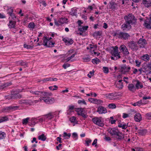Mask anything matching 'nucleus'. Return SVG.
Listing matches in <instances>:
<instances>
[{
    "label": "nucleus",
    "instance_id": "1",
    "mask_svg": "<svg viewBox=\"0 0 151 151\" xmlns=\"http://www.w3.org/2000/svg\"><path fill=\"white\" fill-rule=\"evenodd\" d=\"M113 50L111 51V54L112 56L111 57V59L113 60H116L121 58L120 55V52H118V47L117 46H115L112 47Z\"/></svg>",
    "mask_w": 151,
    "mask_h": 151
},
{
    "label": "nucleus",
    "instance_id": "2",
    "mask_svg": "<svg viewBox=\"0 0 151 151\" xmlns=\"http://www.w3.org/2000/svg\"><path fill=\"white\" fill-rule=\"evenodd\" d=\"M125 22L132 25H135L136 23V19L132 14L125 15L124 17Z\"/></svg>",
    "mask_w": 151,
    "mask_h": 151
},
{
    "label": "nucleus",
    "instance_id": "3",
    "mask_svg": "<svg viewBox=\"0 0 151 151\" xmlns=\"http://www.w3.org/2000/svg\"><path fill=\"white\" fill-rule=\"evenodd\" d=\"M30 93L33 94L37 96H51L52 93H51L45 91H36L34 89H32L29 91Z\"/></svg>",
    "mask_w": 151,
    "mask_h": 151
},
{
    "label": "nucleus",
    "instance_id": "4",
    "mask_svg": "<svg viewBox=\"0 0 151 151\" xmlns=\"http://www.w3.org/2000/svg\"><path fill=\"white\" fill-rule=\"evenodd\" d=\"M92 121L95 124L99 127H103L104 126V120L101 117H95L92 119Z\"/></svg>",
    "mask_w": 151,
    "mask_h": 151
},
{
    "label": "nucleus",
    "instance_id": "5",
    "mask_svg": "<svg viewBox=\"0 0 151 151\" xmlns=\"http://www.w3.org/2000/svg\"><path fill=\"white\" fill-rule=\"evenodd\" d=\"M44 97H41L40 98V101L41 102L43 101L46 103L51 104L53 103L55 100L54 98L49 97V96H43Z\"/></svg>",
    "mask_w": 151,
    "mask_h": 151
},
{
    "label": "nucleus",
    "instance_id": "6",
    "mask_svg": "<svg viewBox=\"0 0 151 151\" xmlns=\"http://www.w3.org/2000/svg\"><path fill=\"white\" fill-rule=\"evenodd\" d=\"M128 47L131 50H136L138 49V46L137 43L134 41H128L127 42Z\"/></svg>",
    "mask_w": 151,
    "mask_h": 151
},
{
    "label": "nucleus",
    "instance_id": "7",
    "mask_svg": "<svg viewBox=\"0 0 151 151\" xmlns=\"http://www.w3.org/2000/svg\"><path fill=\"white\" fill-rule=\"evenodd\" d=\"M117 35L119 38L124 40H127L130 37L128 33L123 32H119L117 33Z\"/></svg>",
    "mask_w": 151,
    "mask_h": 151
},
{
    "label": "nucleus",
    "instance_id": "8",
    "mask_svg": "<svg viewBox=\"0 0 151 151\" xmlns=\"http://www.w3.org/2000/svg\"><path fill=\"white\" fill-rule=\"evenodd\" d=\"M39 101V100H23L19 101V103L21 104H29L31 105L37 103Z\"/></svg>",
    "mask_w": 151,
    "mask_h": 151
},
{
    "label": "nucleus",
    "instance_id": "9",
    "mask_svg": "<svg viewBox=\"0 0 151 151\" xmlns=\"http://www.w3.org/2000/svg\"><path fill=\"white\" fill-rule=\"evenodd\" d=\"M67 19L65 17L59 18L57 21L55 19H54L55 24L57 26L62 25L65 23H66Z\"/></svg>",
    "mask_w": 151,
    "mask_h": 151
},
{
    "label": "nucleus",
    "instance_id": "10",
    "mask_svg": "<svg viewBox=\"0 0 151 151\" xmlns=\"http://www.w3.org/2000/svg\"><path fill=\"white\" fill-rule=\"evenodd\" d=\"M19 106L11 105L6 107L5 109V112H11L14 111L19 109Z\"/></svg>",
    "mask_w": 151,
    "mask_h": 151
},
{
    "label": "nucleus",
    "instance_id": "11",
    "mask_svg": "<svg viewBox=\"0 0 151 151\" xmlns=\"http://www.w3.org/2000/svg\"><path fill=\"white\" fill-rule=\"evenodd\" d=\"M119 50L121 52H123L124 55H127L129 53L128 48L124 45H121L120 46Z\"/></svg>",
    "mask_w": 151,
    "mask_h": 151
},
{
    "label": "nucleus",
    "instance_id": "12",
    "mask_svg": "<svg viewBox=\"0 0 151 151\" xmlns=\"http://www.w3.org/2000/svg\"><path fill=\"white\" fill-rule=\"evenodd\" d=\"M132 25L125 22L122 25L121 28L123 31H128L132 28Z\"/></svg>",
    "mask_w": 151,
    "mask_h": 151
},
{
    "label": "nucleus",
    "instance_id": "13",
    "mask_svg": "<svg viewBox=\"0 0 151 151\" xmlns=\"http://www.w3.org/2000/svg\"><path fill=\"white\" fill-rule=\"evenodd\" d=\"M138 43L140 48H145V45L147 44V42L145 39L140 38L138 42Z\"/></svg>",
    "mask_w": 151,
    "mask_h": 151
},
{
    "label": "nucleus",
    "instance_id": "14",
    "mask_svg": "<svg viewBox=\"0 0 151 151\" xmlns=\"http://www.w3.org/2000/svg\"><path fill=\"white\" fill-rule=\"evenodd\" d=\"M117 133L114 136V137L119 140H121L123 139L124 138V134L119 131H117Z\"/></svg>",
    "mask_w": 151,
    "mask_h": 151
},
{
    "label": "nucleus",
    "instance_id": "15",
    "mask_svg": "<svg viewBox=\"0 0 151 151\" xmlns=\"http://www.w3.org/2000/svg\"><path fill=\"white\" fill-rule=\"evenodd\" d=\"M118 131V129L114 128H109L108 130V132L113 137H114L116 134L117 133V131Z\"/></svg>",
    "mask_w": 151,
    "mask_h": 151
},
{
    "label": "nucleus",
    "instance_id": "16",
    "mask_svg": "<svg viewBox=\"0 0 151 151\" xmlns=\"http://www.w3.org/2000/svg\"><path fill=\"white\" fill-rule=\"evenodd\" d=\"M84 109L83 108H81L78 111V114L79 115L82 116L83 118H87L88 115L86 114L84 111Z\"/></svg>",
    "mask_w": 151,
    "mask_h": 151
},
{
    "label": "nucleus",
    "instance_id": "17",
    "mask_svg": "<svg viewBox=\"0 0 151 151\" xmlns=\"http://www.w3.org/2000/svg\"><path fill=\"white\" fill-rule=\"evenodd\" d=\"M21 97V96L19 93H13L10 95L9 96V99H20Z\"/></svg>",
    "mask_w": 151,
    "mask_h": 151
},
{
    "label": "nucleus",
    "instance_id": "18",
    "mask_svg": "<svg viewBox=\"0 0 151 151\" xmlns=\"http://www.w3.org/2000/svg\"><path fill=\"white\" fill-rule=\"evenodd\" d=\"M144 25L146 28L151 29V21L147 19L144 21Z\"/></svg>",
    "mask_w": 151,
    "mask_h": 151
},
{
    "label": "nucleus",
    "instance_id": "19",
    "mask_svg": "<svg viewBox=\"0 0 151 151\" xmlns=\"http://www.w3.org/2000/svg\"><path fill=\"white\" fill-rule=\"evenodd\" d=\"M122 81V80H120L115 83L116 87L119 89H122L123 87Z\"/></svg>",
    "mask_w": 151,
    "mask_h": 151
},
{
    "label": "nucleus",
    "instance_id": "20",
    "mask_svg": "<svg viewBox=\"0 0 151 151\" xmlns=\"http://www.w3.org/2000/svg\"><path fill=\"white\" fill-rule=\"evenodd\" d=\"M97 111L99 114H105L107 112L106 109L102 106H100L98 108Z\"/></svg>",
    "mask_w": 151,
    "mask_h": 151
},
{
    "label": "nucleus",
    "instance_id": "21",
    "mask_svg": "<svg viewBox=\"0 0 151 151\" xmlns=\"http://www.w3.org/2000/svg\"><path fill=\"white\" fill-rule=\"evenodd\" d=\"M110 8L112 10H116L117 9V4L112 0L109 2Z\"/></svg>",
    "mask_w": 151,
    "mask_h": 151
},
{
    "label": "nucleus",
    "instance_id": "22",
    "mask_svg": "<svg viewBox=\"0 0 151 151\" xmlns=\"http://www.w3.org/2000/svg\"><path fill=\"white\" fill-rule=\"evenodd\" d=\"M137 132L139 135L144 136L147 133V129H138Z\"/></svg>",
    "mask_w": 151,
    "mask_h": 151
},
{
    "label": "nucleus",
    "instance_id": "23",
    "mask_svg": "<svg viewBox=\"0 0 151 151\" xmlns=\"http://www.w3.org/2000/svg\"><path fill=\"white\" fill-rule=\"evenodd\" d=\"M142 4L147 8L151 6V1L150 0H143Z\"/></svg>",
    "mask_w": 151,
    "mask_h": 151
},
{
    "label": "nucleus",
    "instance_id": "24",
    "mask_svg": "<svg viewBox=\"0 0 151 151\" xmlns=\"http://www.w3.org/2000/svg\"><path fill=\"white\" fill-rule=\"evenodd\" d=\"M63 41L66 45H72L74 42L72 39L69 38H68L67 39L64 38L63 39Z\"/></svg>",
    "mask_w": 151,
    "mask_h": 151
},
{
    "label": "nucleus",
    "instance_id": "25",
    "mask_svg": "<svg viewBox=\"0 0 151 151\" xmlns=\"http://www.w3.org/2000/svg\"><path fill=\"white\" fill-rule=\"evenodd\" d=\"M134 118V120L137 122H139L142 120L141 115L139 113L135 114Z\"/></svg>",
    "mask_w": 151,
    "mask_h": 151
},
{
    "label": "nucleus",
    "instance_id": "26",
    "mask_svg": "<svg viewBox=\"0 0 151 151\" xmlns=\"http://www.w3.org/2000/svg\"><path fill=\"white\" fill-rule=\"evenodd\" d=\"M144 73H145L146 75L150 74L151 73V70H150L149 65L148 66H145L143 67Z\"/></svg>",
    "mask_w": 151,
    "mask_h": 151
},
{
    "label": "nucleus",
    "instance_id": "27",
    "mask_svg": "<svg viewBox=\"0 0 151 151\" xmlns=\"http://www.w3.org/2000/svg\"><path fill=\"white\" fill-rule=\"evenodd\" d=\"M12 85L11 82H7L0 84V90L4 89L5 88Z\"/></svg>",
    "mask_w": 151,
    "mask_h": 151
},
{
    "label": "nucleus",
    "instance_id": "28",
    "mask_svg": "<svg viewBox=\"0 0 151 151\" xmlns=\"http://www.w3.org/2000/svg\"><path fill=\"white\" fill-rule=\"evenodd\" d=\"M16 23V22L15 21H13L12 20H10L9 21V24L8 25L9 27L10 28H14Z\"/></svg>",
    "mask_w": 151,
    "mask_h": 151
},
{
    "label": "nucleus",
    "instance_id": "29",
    "mask_svg": "<svg viewBox=\"0 0 151 151\" xmlns=\"http://www.w3.org/2000/svg\"><path fill=\"white\" fill-rule=\"evenodd\" d=\"M91 100H92V101H91V102L96 104H101L103 103L102 101L99 99H94L92 98L89 99V101H91Z\"/></svg>",
    "mask_w": 151,
    "mask_h": 151
},
{
    "label": "nucleus",
    "instance_id": "30",
    "mask_svg": "<svg viewBox=\"0 0 151 151\" xmlns=\"http://www.w3.org/2000/svg\"><path fill=\"white\" fill-rule=\"evenodd\" d=\"M151 97L150 96H144L142 98V105H145L148 103V101L147 100H145L147 99H150Z\"/></svg>",
    "mask_w": 151,
    "mask_h": 151
},
{
    "label": "nucleus",
    "instance_id": "31",
    "mask_svg": "<svg viewBox=\"0 0 151 151\" xmlns=\"http://www.w3.org/2000/svg\"><path fill=\"white\" fill-rule=\"evenodd\" d=\"M130 66H127L126 65H124L121 67V70L122 71H124L125 72H128L130 69Z\"/></svg>",
    "mask_w": 151,
    "mask_h": 151
},
{
    "label": "nucleus",
    "instance_id": "32",
    "mask_svg": "<svg viewBox=\"0 0 151 151\" xmlns=\"http://www.w3.org/2000/svg\"><path fill=\"white\" fill-rule=\"evenodd\" d=\"M116 94L113 93H109L107 96L108 98L110 100H114L116 99Z\"/></svg>",
    "mask_w": 151,
    "mask_h": 151
},
{
    "label": "nucleus",
    "instance_id": "33",
    "mask_svg": "<svg viewBox=\"0 0 151 151\" xmlns=\"http://www.w3.org/2000/svg\"><path fill=\"white\" fill-rule=\"evenodd\" d=\"M69 120L71 123H73L74 124H78V121L76 119V117L75 116L71 117L70 118Z\"/></svg>",
    "mask_w": 151,
    "mask_h": 151
},
{
    "label": "nucleus",
    "instance_id": "34",
    "mask_svg": "<svg viewBox=\"0 0 151 151\" xmlns=\"http://www.w3.org/2000/svg\"><path fill=\"white\" fill-rule=\"evenodd\" d=\"M141 59L144 61L147 62L150 60V57L148 54H146L142 56L141 57Z\"/></svg>",
    "mask_w": 151,
    "mask_h": 151
},
{
    "label": "nucleus",
    "instance_id": "35",
    "mask_svg": "<svg viewBox=\"0 0 151 151\" xmlns=\"http://www.w3.org/2000/svg\"><path fill=\"white\" fill-rule=\"evenodd\" d=\"M118 127L120 128H121L123 129H126L127 127V125L124 122L120 123L118 125Z\"/></svg>",
    "mask_w": 151,
    "mask_h": 151
},
{
    "label": "nucleus",
    "instance_id": "36",
    "mask_svg": "<svg viewBox=\"0 0 151 151\" xmlns=\"http://www.w3.org/2000/svg\"><path fill=\"white\" fill-rule=\"evenodd\" d=\"M38 139L40 140L45 141L47 139V137L44 134H42L38 136Z\"/></svg>",
    "mask_w": 151,
    "mask_h": 151
},
{
    "label": "nucleus",
    "instance_id": "37",
    "mask_svg": "<svg viewBox=\"0 0 151 151\" xmlns=\"http://www.w3.org/2000/svg\"><path fill=\"white\" fill-rule=\"evenodd\" d=\"M49 40L47 38V37L46 36H44L43 38V42L42 45L46 47L47 46V44Z\"/></svg>",
    "mask_w": 151,
    "mask_h": 151
},
{
    "label": "nucleus",
    "instance_id": "38",
    "mask_svg": "<svg viewBox=\"0 0 151 151\" xmlns=\"http://www.w3.org/2000/svg\"><path fill=\"white\" fill-rule=\"evenodd\" d=\"M9 118L7 116L1 117L0 118V123L8 120Z\"/></svg>",
    "mask_w": 151,
    "mask_h": 151
},
{
    "label": "nucleus",
    "instance_id": "39",
    "mask_svg": "<svg viewBox=\"0 0 151 151\" xmlns=\"http://www.w3.org/2000/svg\"><path fill=\"white\" fill-rule=\"evenodd\" d=\"M128 88L129 91L133 92L134 89V86L133 84H130L128 85Z\"/></svg>",
    "mask_w": 151,
    "mask_h": 151
},
{
    "label": "nucleus",
    "instance_id": "40",
    "mask_svg": "<svg viewBox=\"0 0 151 151\" xmlns=\"http://www.w3.org/2000/svg\"><path fill=\"white\" fill-rule=\"evenodd\" d=\"M71 15L73 16H76L77 14V10L76 8H73L71 9Z\"/></svg>",
    "mask_w": 151,
    "mask_h": 151
},
{
    "label": "nucleus",
    "instance_id": "41",
    "mask_svg": "<svg viewBox=\"0 0 151 151\" xmlns=\"http://www.w3.org/2000/svg\"><path fill=\"white\" fill-rule=\"evenodd\" d=\"M84 62H88L91 60V58L90 56L88 55H87L86 56H84L82 58Z\"/></svg>",
    "mask_w": 151,
    "mask_h": 151
},
{
    "label": "nucleus",
    "instance_id": "42",
    "mask_svg": "<svg viewBox=\"0 0 151 151\" xmlns=\"http://www.w3.org/2000/svg\"><path fill=\"white\" fill-rule=\"evenodd\" d=\"M139 87H140V88H143V86L142 84H140V83L139 81H137L136 84V87L137 89H138L139 88Z\"/></svg>",
    "mask_w": 151,
    "mask_h": 151
},
{
    "label": "nucleus",
    "instance_id": "43",
    "mask_svg": "<svg viewBox=\"0 0 151 151\" xmlns=\"http://www.w3.org/2000/svg\"><path fill=\"white\" fill-rule=\"evenodd\" d=\"M45 116L48 119H51L54 117V115L52 114V113H50L45 115Z\"/></svg>",
    "mask_w": 151,
    "mask_h": 151
},
{
    "label": "nucleus",
    "instance_id": "44",
    "mask_svg": "<svg viewBox=\"0 0 151 151\" xmlns=\"http://www.w3.org/2000/svg\"><path fill=\"white\" fill-rule=\"evenodd\" d=\"M71 136L70 133L67 134L66 132H64L63 133V137H64L65 139H69Z\"/></svg>",
    "mask_w": 151,
    "mask_h": 151
},
{
    "label": "nucleus",
    "instance_id": "45",
    "mask_svg": "<svg viewBox=\"0 0 151 151\" xmlns=\"http://www.w3.org/2000/svg\"><path fill=\"white\" fill-rule=\"evenodd\" d=\"M6 136V134L4 132L0 131V139L4 138Z\"/></svg>",
    "mask_w": 151,
    "mask_h": 151
},
{
    "label": "nucleus",
    "instance_id": "46",
    "mask_svg": "<svg viewBox=\"0 0 151 151\" xmlns=\"http://www.w3.org/2000/svg\"><path fill=\"white\" fill-rule=\"evenodd\" d=\"M78 104L80 105H86V103L85 101L83 99L81 100H78Z\"/></svg>",
    "mask_w": 151,
    "mask_h": 151
},
{
    "label": "nucleus",
    "instance_id": "47",
    "mask_svg": "<svg viewBox=\"0 0 151 151\" xmlns=\"http://www.w3.org/2000/svg\"><path fill=\"white\" fill-rule=\"evenodd\" d=\"M100 62V60H99L97 58H96L95 59H93L92 60V62L93 64H98Z\"/></svg>",
    "mask_w": 151,
    "mask_h": 151
},
{
    "label": "nucleus",
    "instance_id": "48",
    "mask_svg": "<svg viewBox=\"0 0 151 151\" xmlns=\"http://www.w3.org/2000/svg\"><path fill=\"white\" fill-rule=\"evenodd\" d=\"M132 105L134 106H140L142 105V100H140L139 101H138L134 103Z\"/></svg>",
    "mask_w": 151,
    "mask_h": 151
},
{
    "label": "nucleus",
    "instance_id": "49",
    "mask_svg": "<svg viewBox=\"0 0 151 151\" xmlns=\"http://www.w3.org/2000/svg\"><path fill=\"white\" fill-rule=\"evenodd\" d=\"M29 119V118L27 117L26 118L23 119L22 120V124L24 125L27 124L28 122V120Z\"/></svg>",
    "mask_w": 151,
    "mask_h": 151
},
{
    "label": "nucleus",
    "instance_id": "50",
    "mask_svg": "<svg viewBox=\"0 0 151 151\" xmlns=\"http://www.w3.org/2000/svg\"><path fill=\"white\" fill-rule=\"evenodd\" d=\"M86 145L87 146H88L90 145V144L92 142V140L89 138H87L86 140L85 141Z\"/></svg>",
    "mask_w": 151,
    "mask_h": 151
},
{
    "label": "nucleus",
    "instance_id": "51",
    "mask_svg": "<svg viewBox=\"0 0 151 151\" xmlns=\"http://www.w3.org/2000/svg\"><path fill=\"white\" fill-rule=\"evenodd\" d=\"M108 107L109 109H114L116 108V106L114 104L111 103L108 105Z\"/></svg>",
    "mask_w": 151,
    "mask_h": 151
},
{
    "label": "nucleus",
    "instance_id": "52",
    "mask_svg": "<svg viewBox=\"0 0 151 151\" xmlns=\"http://www.w3.org/2000/svg\"><path fill=\"white\" fill-rule=\"evenodd\" d=\"M54 44L55 43L51 41H49L48 42V44H47V46H46V47H54Z\"/></svg>",
    "mask_w": 151,
    "mask_h": 151
},
{
    "label": "nucleus",
    "instance_id": "53",
    "mask_svg": "<svg viewBox=\"0 0 151 151\" xmlns=\"http://www.w3.org/2000/svg\"><path fill=\"white\" fill-rule=\"evenodd\" d=\"M14 12L13 9L12 7H10L7 10V14L9 15L11 14L12 13H13Z\"/></svg>",
    "mask_w": 151,
    "mask_h": 151
},
{
    "label": "nucleus",
    "instance_id": "54",
    "mask_svg": "<svg viewBox=\"0 0 151 151\" xmlns=\"http://www.w3.org/2000/svg\"><path fill=\"white\" fill-rule=\"evenodd\" d=\"M19 64L22 66H23L25 68L27 67V63L26 62H23L22 61H20L19 62Z\"/></svg>",
    "mask_w": 151,
    "mask_h": 151
},
{
    "label": "nucleus",
    "instance_id": "55",
    "mask_svg": "<svg viewBox=\"0 0 151 151\" xmlns=\"http://www.w3.org/2000/svg\"><path fill=\"white\" fill-rule=\"evenodd\" d=\"M135 65L138 67H139L140 66V65L141 64V62L139 61L137 59L135 60Z\"/></svg>",
    "mask_w": 151,
    "mask_h": 151
},
{
    "label": "nucleus",
    "instance_id": "56",
    "mask_svg": "<svg viewBox=\"0 0 151 151\" xmlns=\"http://www.w3.org/2000/svg\"><path fill=\"white\" fill-rule=\"evenodd\" d=\"M58 86L56 85H54L53 86H50L49 87V88L50 90L54 91L57 89Z\"/></svg>",
    "mask_w": 151,
    "mask_h": 151
},
{
    "label": "nucleus",
    "instance_id": "57",
    "mask_svg": "<svg viewBox=\"0 0 151 151\" xmlns=\"http://www.w3.org/2000/svg\"><path fill=\"white\" fill-rule=\"evenodd\" d=\"M103 72L106 74H107L109 73V70L108 68L106 67H104L103 68Z\"/></svg>",
    "mask_w": 151,
    "mask_h": 151
},
{
    "label": "nucleus",
    "instance_id": "58",
    "mask_svg": "<svg viewBox=\"0 0 151 151\" xmlns=\"http://www.w3.org/2000/svg\"><path fill=\"white\" fill-rule=\"evenodd\" d=\"M28 27L30 28L34 29L35 27V25L33 22H30L29 24Z\"/></svg>",
    "mask_w": 151,
    "mask_h": 151
},
{
    "label": "nucleus",
    "instance_id": "59",
    "mask_svg": "<svg viewBox=\"0 0 151 151\" xmlns=\"http://www.w3.org/2000/svg\"><path fill=\"white\" fill-rule=\"evenodd\" d=\"M24 47L28 49H32L33 47V46L24 44Z\"/></svg>",
    "mask_w": 151,
    "mask_h": 151
},
{
    "label": "nucleus",
    "instance_id": "60",
    "mask_svg": "<svg viewBox=\"0 0 151 151\" xmlns=\"http://www.w3.org/2000/svg\"><path fill=\"white\" fill-rule=\"evenodd\" d=\"M74 106H69V109H68V112H72L73 111V110L74 109Z\"/></svg>",
    "mask_w": 151,
    "mask_h": 151
},
{
    "label": "nucleus",
    "instance_id": "61",
    "mask_svg": "<svg viewBox=\"0 0 151 151\" xmlns=\"http://www.w3.org/2000/svg\"><path fill=\"white\" fill-rule=\"evenodd\" d=\"M70 65L68 63H65L63 65V67L65 69H66L67 68L70 67Z\"/></svg>",
    "mask_w": 151,
    "mask_h": 151
},
{
    "label": "nucleus",
    "instance_id": "62",
    "mask_svg": "<svg viewBox=\"0 0 151 151\" xmlns=\"http://www.w3.org/2000/svg\"><path fill=\"white\" fill-rule=\"evenodd\" d=\"M97 139H95L93 141V142L92 143V145L93 146L95 145V147H97V145L96 143H97Z\"/></svg>",
    "mask_w": 151,
    "mask_h": 151
},
{
    "label": "nucleus",
    "instance_id": "63",
    "mask_svg": "<svg viewBox=\"0 0 151 151\" xmlns=\"http://www.w3.org/2000/svg\"><path fill=\"white\" fill-rule=\"evenodd\" d=\"M60 111H56L54 113H52V114L54 115V117H57L58 116L59 114Z\"/></svg>",
    "mask_w": 151,
    "mask_h": 151
},
{
    "label": "nucleus",
    "instance_id": "64",
    "mask_svg": "<svg viewBox=\"0 0 151 151\" xmlns=\"http://www.w3.org/2000/svg\"><path fill=\"white\" fill-rule=\"evenodd\" d=\"M146 116L149 119H151V112L147 114Z\"/></svg>",
    "mask_w": 151,
    "mask_h": 151
}]
</instances>
